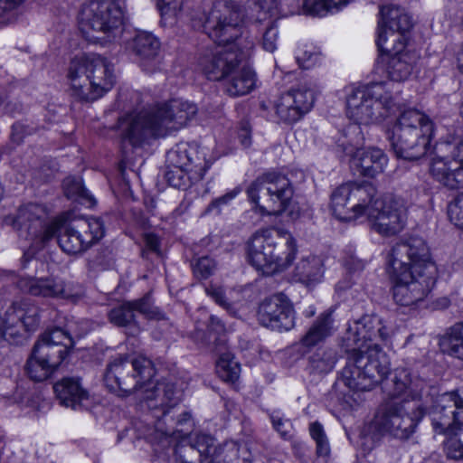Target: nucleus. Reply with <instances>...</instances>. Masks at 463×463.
Returning a JSON list of instances; mask_svg holds the SVG:
<instances>
[{"label":"nucleus","mask_w":463,"mask_h":463,"mask_svg":"<svg viewBox=\"0 0 463 463\" xmlns=\"http://www.w3.org/2000/svg\"><path fill=\"white\" fill-rule=\"evenodd\" d=\"M244 16L241 5L224 0L214 2L206 14L203 29L219 45L200 59V68L207 79L224 80L234 66L250 57L254 43L241 37Z\"/></svg>","instance_id":"nucleus-1"},{"label":"nucleus","mask_w":463,"mask_h":463,"mask_svg":"<svg viewBox=\"0 0 463 463\" xmlns=\"http://www.w3.org/2000/svg\"><path fill=\"white\" fill-rule=\"evenodd\" d=\"M386 267L394 282L393 299L400 306L418 305L435 285L437 267L421 237L411 236L395 243L388 253Z\"/></svg>","instance_id":"nucleus-2"},{"label":"nucleus","mask_w":463,"mask_h":463,"mask_svg":"<svg viewBox=\"0 0 463 463\" xmlns=\"http://www.w3.org/2000/svg\"><path fill=\"white\" fill-rule=\"evenodd\" d=\"M194 103L172 99L143 109L128 118L124 137L133 146L150 138H164L184 128L197 114Z\"/></svg>","instance_id":"nucleus-3"},{"label":"nucleus","mask_w":463,"mask_h":463,"mask_svg":"<svg viewBox=\"0 0 463 463\" xmlns=\"http://www.w3.org/2000/svg\"><path fill=\"white\" fill-rule=\"evenodd\" d=\"M71 96L81 101H94L115 84L113 64L99 54L90 53L73 58L68 68Z\"/></svg>","instance_id":"nucleus-4"},{"label":"nucleus","mask_w":463,"mask_h":463,"mask_svg":"<svg viewBox=\"0 0 463 463\" xmlns=\"http://www.w3.org/2000/svg\"><path fill=\"white\" fill-rule=\"evenodd\" d=\"M298 249L292 235L280 229H261L248 241L250 263L264 274L272 275L288 269L296 258Z\"/></svg>","instance_id":"nucleus-5"},{"label":"nucleus","mask_w":463,"mask_h":463,"mask_svg":"<svg viewBox=\"0 0 463 463\" xmlns=\"http://www.w3.org/2000/svg\"><path fill=\"white\" fill-rule=\"evenodd\" d=\"M388 82H374L352 89L346 98V115L356 124L383 122L398 109L397 97Z\"/></svg>","instance_id":"nucleus-6"},{"label":"nucleus","mask_w":463,"mask_h":463,"mask_svg":"<svg viewBox=\"0 0 463 463\" xmlns=\"http://www.w3.org/2000/svg\"><path fill=\"white\" fill-rule=\"evenodd\" d=\"M433 134V123L418 109L403 111L392 128L390 137L397 157L418 160L428 151Z\"/></svg>","instance_id":"nucleus-7"},{"label":"nucleus","mask_w":463,"mask_h":463,"mask_svg":"<svg viewBox=\"0 0 463 463\" xmlns=\"http://www.w3.org/2000/svg\"><path fill=\"white\" fill-rule=\"evenodd\" d=\"M347 353L346 364L341 372V381L350 390L371 391L390 372V359L377 345H369L366 352L348 350Z\"/></svg>","instance_id":"nucleus-8"},{"label":"nucleus","mask_w":463,"mask_h":463,"mask_svg":"<svg viewBox=\"0 0 463 463\" xmlns=\"http://www.w3.org/2000/svg\"><path fill=\"white\" fill-rule=\"evenodd\" d=\"M430 416L436 433L451 435L444 441L446 456L463 459V395L458 391L439 394L431 405Z\"/></svg>","instance_id":"nucleus-9"},{"label":"nucleus","mask_w":463,"mask_h":463,"mask_svg":"<svg viewBox=\"0 0 463 463\" xmlns=\"http://www.w3.org/2000/svg\"><path fill=\"white\" fill-rule=\"evenodd\" d=\"M154 375L155 368L150 359L143 355H118L108 364L104 382L111 392H118L122 396L142 392L139 398L145 401L146 390L155 387H150Z\"/></svg>","instance_id":"nucleus-10"},{"label":"nucleus","mask_w":463,"mask_h":463,"mask_svg":"<svg viewBox=\"0 0 463 463\" xmlns=\"http://www.w3.org/2000/svg\"><path fill=\"white\" fill-rule=\"evenodd\" d=\"M79 27L90 42L114 41L121 33L123 10L113 0H90L80 10Z\"/></svg>","instance_id":"nucleus-11"},{"label":"nucleus","mask_w":463,"mask_h":463,"mask_svg":"<svg viewBox=\"0 0 463 463\" xmlns=\"http://www.w3.org/2000/svg\"><path fill=\"white\" fill-rule=\"evenodd\" d=\"M431 407L413 401L388 399L381 403L371 422L380 433H388L397 439H406L414 432L418 423Z\"/></svg>","instance_id":"nucleus-12"},{"label":"nucleus","mask_w":463,"mask_h":463,"mask_svg":"<svg viewBox=\"0 0 463 463\" xmlns=\"http://www.w3.org/2000/svg\"><path fill=\"white\" fill-rule=\"evenodd\" d=\"M144 400L149 410L155 411L154 417L156 418L155 431L160 435L161 439H180L184 435L183 426L189 424L191 414L188 411L182 412L175 420L169 416L178 404L180 397L174 383L162 381L157 383L153 389H146Z\"/></svg>","instance_id":"nucleus-13"},{"label":"nucleus","mask_w":463,"mask_h":463,"mask_svg":"<svg viewBox=\"0 0 463 463\" xmlns=\"http://www.w3.org/2000/svg\"><path fill=\"white\" fill-rule=\"evenodd\" d=\"M208 150L196 145L180 143L166 156L170 169L165 174L167 183L175 188L185 190L201 181L213 164L207 158Z\"/></svg>","instance_id":"nucleus-14"},{"label":"nucleus","mask_w":463,"mask_h":463,"mask_svg":"<svg viewBox=\"0 0 463 463\" xmlns=\"http://www.w3.org/2000/svg\"><path fill=\"white\" fill-rule=\"evenodd\" d=\"M104 224L99 218L90 217L66 222L57 218L49 222L43 235V245L53 237L67 254L76 255L86 251L104 236Z\"/></svg>","instance_id":"nucleus-15"},{"label":"nucleus","mask_w":463,"mask_h":463,"mask_svg":"<svg viewBox=\"0 0 463 463\" xmlns=\"http://www.w3.org/2000/svg\"><path fill=\"white\" fill-rule=\"evenodd\" d=\"M247 194L261 214L277 215L289 205L294 189L285 175L268 172L248 187Z\"/></svg>","instance_id":"nucleus-16"},{"label":"nucleus","mask_w":463,"mask_h":463,"mask_svg":"<svg viewBox=\"0 0 463 463\" xmlns=\"http://www.w3.org/2000/svg\"><path fill=\"white\" fill-rule=\"evenodd\" d=\"M239 445L226 441L216 445L215 439L196 432L189 437V445H177L174 451L175 463H232L237 458Z\"/></svg>","instance_id":"nucleus-17"},{"label":"nucleus","mask_w":463,"mask_h":463,"mask_svg":"<svg viewBox=\"0 0 463 463\" xmlns=\"http://www.w3.org/2000/svg\"><path fill=\"white\" fill-rule=\"evenodd\" d=\"M443 156L433 157L430 163L432 178L449 190L463 189V137L448 134L439 143Z\"/></svg>","instance_id":"nucleus-18"},{"label":"nucleus","mask_w":463,"mask_h":463,"mask_svg":"<svg viewBox=\"0 0 463 463\" xmlns=\"http://www.w3.org/2000/svg\"><path fill=\"white\" fill-rule=\"evenodd\" d=\"M364 214H367L372 229L383 237L395 236L402 232L407 222L404 204L391 196L372 199Z\"/></svg>","instance_id":"nucleus-19"},{"label":"nucleus","mask_w":463,"mask_h":463,"mask_svg":"<svg viewBox=\"0 0 463 463\" xmlns=\"http://www.w3.org/2000/svg\"><path fill=\"white\" fill-rule=\"evenodd\" d=\"M374 195L371 184H344L331 194V210L339 220H354L364 214Z\"/></svg>","instance_id":"nucleus-20"},{"label":"nucleus","mask_w":463,"mask_h":463,"mask_svg":"<svg viewBox=\"0 0 463 463\" xmlns=\"http://www.w3.org/2000/svg\"><path fill=\"white\" fill-rule=\"evenodd\" d=\"M376 44L380 51H392L393 44H406V33L412 27L411 16L402 8L384 5L380 9Z\"/></svg>","instance_id":"nucleus-21"},{"label":"nucleus","mask_w":463,"mask_h":463,"mask_svg":"<svg viewBox=\"0 0 463 463\" xmlns=\"http://www.w3.org/2000/svg\"><path fill=\"white\" fill-rule=\"evenodd\" d=\"M75 323L67 325V329L53 327L43 332L39 340L35 343L33 351L43 359L45 363L50 364L54 368H58L69 353V349L73 346V339L71 333L77 336H82L85 332L74 329Z\"/></svg>","instance_id":"nucleus-22"},{"label":"nucleus","mask_w":463,"mask_h":463,"mask_svg":"<svg viewBox=\"0 0 463 463\" xmlns=\"http://www.w3.org/2000/svg\"><path fill=\"white\" fill-rule=\"evenodd\" d=\"M315 102V90L303 83L281 94L274 102L275 115L279 122L294 124L307 114Z\"/></svg>","instance_id":"nucleus-23"},{"label":"nucleus","mask_w":463,"mask_h":463,"mask_svg":"<svg viewBox=\"0 0 463 463\" xmlns=\"http://www.w3.org/2000/svg\"><path fill=\"white\" fill-rule=\"evenodd\" d=\"M390 337L391 331L380 317L364 316L349 325L344 340L346 351L366 352L369 345L379 347L378 344L373 343V340L380 339L386 342Z\"/></svg>","instance_id":"nucleus-24"},{"label":"nucleus","mask_w":463,"mask_h":463,"mask_svg":"<svg viewBox=\"0 0 463 463\" xmlns=\"http://www.w3.org/2000/svg\"><path fill=\"white\" fill-rule=\"evenodd\" d=\"M295 318L293 306L283 294L272 295L259 306V322L272 330L279 332L290 330L295 326Z\"/></svg>","instance_id":"nucleus-25"},{"label":"nucleus","mask_w":463,"mask_h":463,"mask_svg":"<svg viewBox=\"0 0 463 463\" xmlns=\"http://www.w3.org/2000/svg\"><path fill=\"white\" fill-rule=\"evenodd\" d=\"M48 212L44 205L27 203L19 207L13 219V226L19 236L43 245V235L49 228Z\"/></svg>","instance_id":"nucleus-26"},{"label":"nucleus","mask_w":463,"mask_h":463,"mask_svg":"<svg viewBox=\"0 0 463 463\" xmlns=\"http://www.w3.org/2000/svg\"><path fill=\"white\" fill-rule=\"evenodd\" d=\"M18 287L22 291L35 297L77 301L82 296L79 285L54 278H22L18 281Z\"/></svg>","instance_id":"nucleus-27"},{"label":"nucleus","mask_w":463,"mask_h":463,"mask_svg":"<svg viewBox=\"0 0 463 463\" xmlns=\"http://www.w3.org/2000/svg\"><path fill=\"white\" fill-rule=\"evenodd\" d=\"M387 384L389 399L413 401L415 403L429 405L428 395L425 393L426 383L409 369H395Z\"/></svg>","instance_id":"nucleus-28"},{"label":"nucleus","mask_w":463,"mask_h":463,"mask_svg":"<svg viewBox=\"0 0 463 463\" xmlns=\"http://www.w3.org/2000/svg\"><path fill=\"white\" fill-rule=\"evenodd\" d=\"M138 312L148 319L160 320L164 314L153 305L149 295L133 301H125L111 308L108 313L109 321L118 327L135 326L138 331L136 313Z\"/></svg>","instance_id":"nucleus-29"},{"label":"nucleus","mask_w":463,"mask_h":463,"mask_svg":"<svg viewBox=\"0 0 463 463\" xmlns=\"http://www.w3.org/2000/svg\"><path fill=\"white\" fill-rule=\"evenodd\" d=\"M59 403L73 411H91L96 406V399L82 387L79 377H64L53 385Z\"/></svg>","instance_id":"nucleus-30"},{"label":"nucleus","mask_w":463,"mask_h":463,"mask_svg":"<svg viewBox=\"0 0 463 463\" xmlns=\"http://www.w3.org/2000/svg\"><path fill=\"white\" fill-rule=\"evenodd\" d=\"M161 43L157 37L148 32H137L125 42V49L137 56L143 71L153 73L159 70L158 60Z\"/></svg>","instance_id":"nucleus-31"},{"label":"nucleus","mask_w":463,"mask_h":463,"mask_svg":"<svg viewBox=\"0 0 463 463\" xmlns=\"http://www.w3.org/2000/svg\"><path fill=\"white\" fill-rule=\"evenodd\" d=\"M2 324L7 335H14L9 331L18 326L34 331L40 324V308L27 300L15 302L5 311Z\"/></svg>","instance_id":"nucleus-32"},{"label":"nucleus","mask_w":463,"mask_h":463,"mask_svg":"<svg viewBox=\"0 0 463 463\" xmlns=\"http://www.w3.org/2000/svg\"><path fill=\"white\" fill-rule=\"evenodd\" d=\"M386 53L385 73L393 81H404L411 75L417 61V55L406 49V44L400 48L393 44L392 51H381Z\"/></svg>","instance_id":"nucleus-33"},{"label":"nucleus","mask_w":463,"mask_h":463,"mask_svg":"<svg viewBox=\"0 0 463 463\" xmlns=\"http://www.w3.org/2000/svg\"><path fill=\"white\" fill-rule=\"evenodd\" d=\"M388 158L380 148L357 149L351 159V168L358 175L373 178L383 172Z\"/></svg>","instance_id":"nucleus-34"},{"label":"nucleus","mask_w":463,"mask_h":463,"mask_svg":"<svg viewBox=\"0 0 463 463\" xmlns=\"http://www.w3.org/2000/svg\"><path fill=\"white\" fill-rule=\"evenodd\" d=\"M224 90L231 97L247 95L256 87V74L246 64L236 65L225 78Z\"/></svg>","instance_id":"nucleus-35"},{"label":"nucleus","mask_w":463,"mask_h":463,"mask_svg":"<svg viewBox=\"0 0 463 463\" xmlns=\"http://www.w3.org/2000/svg\"><path fill=\"white\" fill-rule=\"evenodd\" d=\"M324 274L323 260L317 256L310 255L300 259L297 263L293 277L307 288H314L322 282Z\"/></svg>","instance_id":"nucleus-36"},{"label":"nucleus","mask_w":463,"mask_h":463,"mask_svg":"<svg viewBox=\"0 0 463 463\" xmlns=\"http://www.w3.org/2000/svg\"><path fill=\"white\" fill-rule=\"evenodd\" d=\"M333 331V318L330 313L321 314L313 326L301 338L304 347L310 348L328 337Z\"/></svg>","instance_id":"nucleus-37"},{"label":"nucleus","mask_w":463,"mask_h":463,"mask_svg":"<svg viewBox=\"0 0 463 463\" xmlns=\"http://www.w3.org/2000/svg\"><path fill=\"white\" fill-rule=\"evenodd\" d=\"M337 362V354L332 348H317L307 358V369L311 374L322 375L331 372Z\"/></svg>","instance_id":"nucleus-38"},{"label":"nucleus","mask_w":463,"mask_h":463,"mask_svg":"<svg viewBox=\"0 0 463 463\" xmlns=\"http://www.w3.org/2000/svg\"><path fill=\"white\" fill-rule=\"evenodd\" d=\"M442 352L463 360V322L449 327L439 339Z\"/></svg>","instance_id":"nucleus-39"},{"label":"nucleus","mask_w":463,"mask_h":463,"mask_svg":"<svg viewBox=\"0 0 463 463\" xmlns=\"http://www.w3.org/2000/svg\"><path fill=\"white\" fill-rule=\"evenodd\" d=\"M216 373L222 380L234 383L241 374L240 363L235 360L231 352H224L220 354L216 362Z\"/></svg>","instance_id":"nucleus-40"},{"label":"nucleus","mask_w":463,"mask_h":463,"mask_svg":"<svg viewBox=\"0 0 463 463\" xmlns=\"http://www.w3.org/2000/svg\"><path fill=\"white\" fill-rule=\"evenodd\" d=\"M64 194L69 199L78 201L81 204L91 207L95 204V199L85 189L80 179L68 177L63 181Z\"/></svg>","instance_id":"nucleus-41"},{"label":"nucleus","mask_w":463,"mask_h":463,"mask_svg":"<svg viewBox=\"0 0 463 463\" xmlns=\"http://www.w3.org/2000/svg\"><path fill=\"white\" fill-rule=\"evenodd\" d=\"M55 370L56 368L50 364L45 363V361L40 358L33 351L28 358L25 366L26 373L35 382L46 380Z\"/></svg>","instance_id":"nucleus-42"},{"label":"nucleus","mask_w":463,"mask_h":463,"mask_svg":"<svg viewBox=\"0 0 463 463\" xmlns=\"http://www.w3.org/2000/svg\"><path fill=\"white\" fill-rule=\"evenodd\" d=\"M346 0H304L305 13L323 16L329 12L338 11L346 5Z\"/></svg>","instance_id":"nucleus-43"},{"label":"nucleus","mask_w":463,"mask_h":463,"mask_svg":"<svg viewBox=\"0 0 463 463\" xmlns=\"http://www.w3.org/2000/svg\"><path fill=\"white\" fill-rule=\"evenodd\" d=\"M309 432L317 444V454L326 457L330 453V446L323 426L318 422H313L309 426Z\"/></svg>","instance_id":"nucleus-44"},{"label":"nucleus","mask_w":463,"mask_h":463,"mask_svg":"<svg viewBox=\"0 0 463 463\" xmlns=\"http://www.w3.org/2000/svg\"><path fill=\"white\" fill-rule=\"evenodd\" d=\"M279 40V29L276 22L273 20L269 21L261 33V46L269 52H273L277 49Z\"/></svg>","instance_id":"nucleus-45"},{"label":"nucleus","mask_w":463,"mask_h":463,"mask_svg":"<svg viewBox=\"0 0 463 463\" xmlns=\"http://www.w3.org/2000/svg\"><path fill=\"white\" fill-rule=\"evenodd\" d=\"M216 269V262L210 257L197 259L193 264L194 274L196 278L205 279L212 276Z\"/></svg>","instance_id":"nucleus-46"},{"label":"nucleus","mask_w":463,"mask_h":463,"mask_svg":"<svg viewBox=\"0 0 463 463\" xmlns=\"http://www.w3.org/2000/svg\"><path fill=\"white\" fill-rule=\"evenodd\" d=\"M270 420L274 429L279 433L280 437L289 440L293 437V426L289 420L282 418L279 413H272Z\"/></svg>","instance_id":"nucleus-47"},{"label":"nucleus","mask_w":463,"mask_h":463,"mask_svg":"<svg viewBox=\"0 0 463 463\" xmlns=\"http://www.w3.org/2000/svg\"><path fill=\"white\" fill-rule=\"evenodd\" d=\"M448 214L451 222L459 228H463V193L449 203Z\"/></svg>","instance_id":"nucleus-48"},{"label":"nucleus","mask_w":463,"mask_h":463,"mask_svg":"<svg viewBox=\"0 0 463 463\" xmlns=\"http://www.w3.org/2000/svg\"><path fill=\"white\" fill-rule=\"evenodd\" d=\"M205 292L216 304L229 312L232 311V304L228 300L224 289L222 287L210 285L205 288Z\"/></svg>","instance_id":"nucleus-49"},{"label":"nucleus","mask_w":463,"mask_h":463,"mask_svg":"<svg viewBox=\"0 0 463 463\" xmlns=\"http://www.w3.org/2000/svg\"><path fill=\"white\" fill-rule=\"evenodd\" d=\"M156 6L159 9L161 15L174 17L176 15L183 5V0H156Z\"/></svg>","instance_id":"nucleus-50"},{"label":"nucleus","mask_w":463,"mask_h":463,"mask_svg":"<svg viewBox=\"0 0 463 463\" xmlns=\"http://www.w3.org/2000/svg\"><path fill=\"white\" fill-rule=\"evenodd\" d=\"M256 5L260 9V13L263 14V16L260 14L258 21L260 22L266 19V16L272 17L278 14L279 0H256Z\"/></svg>","instance_id":"nucleus-51"},{"label":"nucleus","mask_w":463,"mask_h":463,"mask_svg":"<svg viewBox=\"0 0 463 463\" xmlns=\"http://www.w3.org/2000/svg\"><path fill=\"white\" fill-rule=\"evenodd\" d=\"M239 194V190H232L225 194L224 195L216 198L213 200L210 205L208 206V210L218 209L219 211L223 205L228 204L231 201H232L237 194Z\"/></svg>","instance_id":"nucleus-52"},{"label":"nucleus","mask_w":463,"mask_h":463,"mask_svg":"<svg viewBox=\"0 0 463 463\" xmlns=\"http://www.w3.org/2000/svg\"><path fill=\"white\" fill-rule=\"evenodd\" d=\"M24 0H0V16H4L17 8Z\"/></svg>","instance_id":"nucleus-53"},{"label":"nucleus","mask_w":463,"mask_h":463,"mask_svg":"<svg viewBox=\"0 0 463 463\" xmlns=\"http://www.w3.org/2000/svg\"><path fill=\"white\" fill-rule=\"evenodd\" d=\"M315 54L309 51H304L303 55L299 52L297 54L296 59L300 67L308 69L313 64V58Z\"/></svg>","instance_id":"nucleus-54"},{"label":"nucleus","mask_w":463,"mask_h":463,"mask_svg":"<svg viewBox=\"0 0 463 463\" xmlns=\"http://www.w3.org/2000/svg\"><path fill=\"white\" fill-rule=\"evenodd\" d=\"M145 243L147 249L158 253L160 247L159 238L154 233H146L145 235Z\"/></svg>","instance_id":"nucleus-55"},{"label":"nucleus","mask_w":463,"mask_h":463,"mask_svg":"<svg viewBox=\"0 0 463 463\" xmlns=\"http://www.w3.org/2000/svg\"><path fill=\"white\" fill-rule=\"evenodd\" d=\"M239 138L241 145L245 147L250 145V128L248 123L244 122L241 124V129L239 131Z\"/></svg>","instance_id":"nucleus-56"},{"label":"nucleus","mask_w":463,"mask_h":463,"mask_svg":"<svg viewBox=\"0 0 463 463\" xmlns=\"http://www.w3.org/2000/svg\"><path fill=\"white\" fill-rule=\"evenodd\" d=\"M210 328L212 330H215L217 333H222L224 331V325L222 320L215 316H211L210 317Z\"/></svg>","instance_id":"nucleus-57"},{"label":"nucleus","mask_w":463,"mask_h":463,"mask_svg":"<svg viewBox=\"0 0 463 463\" xmlns=\"http://www.w3.org/2000/svg\"><path fill=\"white\" fill-rule=\"evenodd\" d=\"M351 261H352V263H346V265L348 266V269H350L362 270L364 268V263L360 260L352 258Z\"/></svg>","instance_id":"nucleus-58"},{"label":"nucleus","mask_w":463,"mask_h":463,"mask_svg":"<svg viewBox=\"0 0 463 463\" xmlns=\"http://www.w3.org/2000/svg\"><path fill=\"white\" fill-rule=\"evenodd\" d=\"M457 64H458V70L463 73V46L461 47L460 51L458 52Z\"/></svg>","instance_id":"nucleus-59"},{"label":"nucleus","mask_w":463,"mask_h":463,"mask_svg":"<svg viewBox=\"0 0 463 463\" xmlns=\"http://www.w3.org/2000/svg\"><path fill=\"white\" fill-rule=\"evenodd\" d=\"M450 302L447 298H441L437 300L436 305L439 308H447L449 306Z\"/></svg>","instance_id":"nucleus-60"},{"label":"nucleus","mask_w":463,"mask_h":463,"mask_svg":"<svg viewBox=\"0 0 463 463\" xmlns=\"http://www.w3.org/2000/svg\"><path fill=\"white\" fill-rule=\"evenodd\" d=\"M7 334L3 326V324H2V317H0V341L6 337Z\"/></svg>","instance_id":"nucleus-61"},{"label":"nucleus","mask_w":463,"mask_h":463,"mask_svg":"<svg viewBox=\"0 0 463 463\" xmlns=\"http://www.w3.org/2000/svg\"><path fill=\"white\" fill-rule=\"evenodd\" d=\"M315 309L311 307L310 310L306 312V317H310L315 315Z\"/></svg>","instance_id":"nucleus-62"},{"label":"nucleus","mask_w":463,"mask_h":463,"mask_svg":"<svg viewBox=\"0 0 463 463\" xmlns=\"http://www.w3.org/2000/svg\"><path fill=\"white\" fill-rule=\"evenodd\" d=\"M5 93H4V90L0 88V105L4 102L5 100Z\"/></svg>","instance_id":"nucleus-63"},{"label":"nucleus","mask_w":463,"mask_h":463,"mask_svg":"<svg viewBox=\"0 0 463 463\" xmlns=\"http://www.w3.org/2000/svg\"><path fill=\"white\" fill-rule=\"evenodd\" d=\"M131 328H134V331L135 332H132V335H135V333H137L138 331H137L136 327L135 326H130Z\"/></svg>","instance_id":"nucleus-64"}]
</instances>
